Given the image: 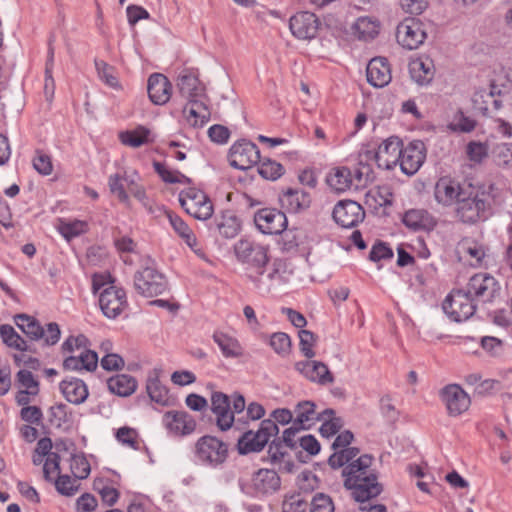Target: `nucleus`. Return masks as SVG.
Masks as SVG:
<instances>
[{
	"mask_svg": "<svg viewBox=\"0 0 512 512\" xmlns=\"http://www.w3.org/2000/svg\"><path fill=\"white\" fill-rule=\"evenodd\" d=\"M360 453L356 447L335 450L329 457L328 464L338 469L349 463L342 471L345 477L344 486L352 490L353 498L360 503L369 501L381 494L383 488L377 481V476L369 471L372 457L368 454L353 460Z\"/></svg>",
	"mask_w": 512,
	"mask_h": 512,
	"instance_id": "obj_1",
	"label": "nucleus"
},
{
	"mask_svg": "<svg viewBox=\"0 0 512 512\" xmlns=\"http://www.w3.org/2000/svg\"><path fill=\"white\" fill-rule=\"evenodd\" d=\"M490 198V193L484 185H474L470 182L457 201L455 216L464 224L485 221L491 210Z\"/></svg>",
	"mask_w": 512,
	"mask_h": 512,
	"instance_id": "obj_2",
	"label": "nucleus"
},
{
	"mask_svg": "<svg viewBox=\"0 0 512 512\" xmlns=\"http://www.w3.org/2000/svg\"><path fill=\"white\" fill-rule=\"evenodd\" d=\"M292 271L288 269L287 263L283 259H275L272 264L265 269L263 274L247 272L246 277L253 283L254 287L261 291H270L274 286H280L289 282Z\"/></svg>",
	"mask_w": 512,
	"mask_h": 512,
	"instance_id": "obj_3",
	"label": "nucleus"
},
{
	"mask_svg": "<svg viewBox=\"0 0 512 512\" xmlns=\"http://www.w3.org/2000/svg\"><path fill=\"white\" fill-rule=\"evenodd\" d=\"M442 307L451 320L461 322L474 315L477 303L464 288H461L452 290L443 301Z\"/></svg>",
	"mask_w": 512,
	"mask_h": 512,
	"instance_id": "obj_4",
	"label": "nucleus"
},
{
	"mask_svg": "<svg viewBox=\"0 0 512 512\" xmlns=\"http://www.w3.org/2000/svg\"><path fill=\"white\" fill-rule=\"evenodd\" d=\"M278 432L279 428L274 421L271 419L262 420L256 432L248 430L238 439L237 447L239 453L248 454L261 451L268 443L269 439L272 436H276Z\"/></svg>",
	"mask_w": 512,
	"mask_h": 512,
	"instance_id": "obj_5",
	"label": "nucleus"
},
{
	"mask_svg": "<svg viewBox=\"0 0 512 512\" xmlns=\"http://www.w3.org/2000/svg\"><path fill=\"white\" fill-rule=\"evenodd\" d=\"M197 460L211 467L223 464L228 457V445L215 436L205 435L195 444Z\"/></svg>",
	"mask_w": 512,
	"mask_h": 512,
	"instance_id": "obj_6",
	"label": "nucleus"
},
{
	"mask_svg": "<svg viewBox=\"0 0 512 512\" xmlns=\"http://www.w3.org/2000/svg\"><path fill=\"white\" fill-rule=\"evenodd\" d=\"M478 303H492L501 292L498 280L488 273H476L464 288Z\"/></svg>",
	"mask_w": 512,
	"mask_h": 512,
	"instance_id": "obj_7",
	"label": "nucleus"
},
{
	"mask_svg": "<svg viewBox=\"0 0 512 512\" xmlns=\"http://www.w3.org/2000/svg\"><path fill=\"white\" fill-rule=\"evenodd\" d=\"M234 251L237 259L248 265L247 272L256 270L258 274H263V267H266L269 261L265 246L248 239H241L235 244Z\"/></svg>",
	"mask_w": 512,
	"mask_h": 512,
	"instance_id": "obj_8",
	"label": "nucleus"
},
{
	"mask_svg": "<svg viewBox=\"0 0 512 512\" xmlns=\"http://www.w3.org/2000/svg\"><path fill=\"white\" fill-rule=\"evenodd\" d=\"M182 208L199 220H207L213 214V205L207 195L196 188H188L179 194Z\"/></svg>",
	"mask_w": 512,
	"mask_h": 512,
	"instance_id": "obj_9",
	"label": "nucleus"
},
{
	"mask_svg": "<svg viewBox=\"0 0 512 512\" xmlns=\"http://www.w3.org/2000/svg\"><path fill=\"white\" fill-rule=\"evenodd\" d=\"M402 146L400 138L391 136L379 145L377 151H367L365 156L367 160H374L379 168L391 170L400 160Z\"/></svg>",
	"mask_w": 512,
	"mask_h": 512,
	"instance_id": "obj_10",
	"label": "nucleus"
},
{
	"mask_svg": "<svg viewBox=\"0 0 512 512\" xmlns=\"http://www.w3.org/2000/svg\"><path fill=\"white\" fill-rule=\"evenodd\" d=\"M134 288L145 297H154L166 290L167 282L156 269L146 267L134 275Z\"/></svg>",
	"mask_w": 512,
	"mask_h": 512,
	"instance_id": "obj_11",
	"label": "nucleus"
},
{
	"mask_svg": "<svg viewBox=\"0 0 512 512\" xmlns=\"http://www.w3.org/2000/svg\"><path fill=\"white\" fill-rule=\"evenodd\" d=\"M229 164L239 170H247L260 161V150L248 140L235 142L228 153Z\"/></svg>",
	"mask_w": 512,
	"mask_h": 512,
	"instance_id": "obj_12",
	"label": "nucleus"
},
{
	"mask_svg": "<svg viewBox=\"0 0 512 512\" xmlns=\"http://www.w3.org/2000/svg\"><path fill=\"white\" fill-rule=\"evenodd\" d=\"M426 37L423 23L415 18L405 19L398 24L396 29L397 42L409 50L418 48Z\"/></svg>",
	"mask_w": 512,
	"mask_h": 512,
	"instance_id": "obj_13",
	"label": "nucleus"
},
{
	"mask_svg": "<svg viewBox=\"0 0 512 512\" xmlns=\"http://www.w3.org/2000/svg\"><path fill=\"white\" fill-rule=\"evenodd\" d=\"M99 305L107 318H117L128 307L125 290L114 285L104 288L99 294Z\"/></svg>",
	"mask_w": 512,
	"mask_h": 512,
	"instance_id": "obj_14",
	"label": "nucleus"
},
{
	"mask_svg": "<svg viewBox=\"0 0 512 512\" xmlns=\"http://www.w3.org/2000/svg\"><path fill=\"white\" fill-rule=\"evenodd\" d=\"M334 221L343 228H353L364 220L363 207L352 200L339 201L332 212Z\"/></svg>",
	"mask_w": 512,
	"mask_h": 512,
	"instance_id": "obj_15",
	"label": "nucleus"
},
{
	"mask_svg": "<svg viewBox=\"0 0 512 512\" xmlns=\"http://www.w3.org/2000/svg\"><path fill=\"white\" fill-rule=\"evenodd\" d=\"M426 148L422 141L414 140L406 147L401 148V157L398 162L401 171L408 175H414L424 163Z\"/></svg>",
	"mask_w": 512,
	"mask_h": 512,
	"instance_id": "obj_16",
	"label": "nucleus"
},
{
	"mask_svg": "<svg viewBox=\"0 0 512 512\" xmlns=\"http://www.w3.org/2000/svg\"><path fill=\"white\" fill-rule=\"evenodd\" d=\"M257 228L263 234L277 235L282 233L287 227L286 215L276 209H261L254 217Z\"/></svg>",
	"mask_w": 512,
	"mask_h": 512,
	"instance_id": "obj_17",
	"label": "nucleus"
},
{
	"mask_svg": "<svg viewBox=\"0 0 512 512\" xmlns=\"http://www.w3.org/2000/svg\"><path fill=\"white\" fill-rule=\"evenodd\" d=\"M441 398L450 416H458L468 410L469 395L457 384H449L441 390Z\"/></svg>",
	"mask_w": 512,
	"mask_h": 512,
	"instance_id": "obj_18",
	"label": "nucleus"
},
{
	"mask_svg": "<svg viewBox=\"0 0 512 512\" xmlns=\"http://www.w3.org/2000/svg\"><path fill=\"white\" fill-rule=\"evenodd\" d=\"M163 425L174 436H186L195 431L196 421L186 411L170 410L163 415Z\"/></svg>",
	"mask_w": 512,
	"mask_h": 512,
	"instance_id": "obj_19",
	"label": "nucleus"
},
{
	"mask_svg": "<svg viewBox=\"0 0 512 512\" xmlns=\"http://www.w3.org/2000/svg\"><path fill=\"white\" fill-rule=\"evenodd\" d=\"M469 183H460L449 177L440 178L435 185L434 192L437 202L444 206L456 205Z\"/></svg>",
	"mask_w": 512,
	"mask_h": 512,
	"instance_id": "obj_20",
	"label": "nucleus"
},
{
	"mask_svg": "<svg viewBox=\"0 0 512 512\" xmlns=\"http://www.w3.org/2000/svg\"><path fill=\"white\" fill-rule=\"evenodd\" d=\"M316 405L312 401H301L297 403L294 408V420L295 425H298L300 429L308 430L310 429L317 421L323 420L325 416H333L335 414L334 410L326 409L322 413H317Z\"/></svg>",
	"mask_w": 512,
	"mask_h": 512,
	"instance_id": "obj_21",
	"label": "nucleus"
},
{
	"mask_svg": "<svg viewBox=\"0 0 512 512\" xmlns=\"http://www.w3.org/2000/svg\"><path fill=\"white\" fill-rule=\"evenodd\" d=\"M319 21L311 12H300L290 18L289 27L292 34L299 39H312L318 31Z\"/></svg>",
	"mask_w": 512,
	"mask_h": 512,
	"instance_id": "obj_22",
	"label": "nucleus"
},
{
	"mask_svg": "<svg viewBox=\"0 0 512 512\" xmlns=\"http://www.w3.org/2000/svg\"><path fill=\"white\" fill-rule=\"evenodd\" d=\"M147 92L153 104L164 105L171 97L172 84L165 75L153 73L148 78Z\"/></svg>",
	"mask_w": 512,
	"mask_h": 512,
	"instance_id": "obj_23",
	"label": "nucleus"
},
{
	"mask_svg": "<svg viewBox=\"0 0 512 512\" xmlns=\"http://www.w3.org/2000/svg\"><path fill=\"white\" fill-rule=\"evenodd\" d=\"M367 81L376 88H382L391 81L390 65L386 58L376 57L370 60L366 69Z\"/></svg>",
	"mask_w": 512,
	"mask_h": 512,
	"instance_id": "obj_24",
	"label": "nucleus"
},
{
	"mask_svg": "<svg viewBox=\"0 0 512 512\" xmlns=\"http://www.w3.org/2000/svg\"><path fill=\"white\" fill-rule=\"evenodd\" d=\"M298 370L310 381L326 385L334 381L327 365L320 361L307 360L297 363Z\"/></svg>",
	"mask_w": 512,
	"mask_h": 512,
	"instance_id": "obj_25",
	"label": "nucleus"
},
{
	"mask_svg": "<svg viewBox=\"0 0 512 512\" xmlns=\"http://www.w3.org/2000/svg\"><path fill=\"white\" fill-rule=\"evenodd\" d=\"M59 388L64 398L74 405L84 403L89 396L88 387L85 382L75 377L62 380Z\"/></svg>",
	"mask_w": 512,
	"mask_h": 512,
	"instance_id": "obj_26",
	"label": "nucleus"
},
{
	"mask_svg": "<svg viewBox=\"0 0 512 512\" xmlns=\"http://www.w3.org/2000/svg\"><path fill=\"white\" fill-rule=\"evenodd\" d=\"M281 480L272 469H259L252 477V486L257 494H272L279 490Z\"/></svg>",
	"mask_w": 512,
	"mask_h": 512,
	"instance_id": "obj_27",
	"label": "nucleus"
},
{
	"mask_svg": "<svg viewBox=\"0 0 512 512\" xmlns=\"http://www.w3.org/2000/svg\"><path fill=\"white\" fill-rule=\"evenodd\" d=\"M98 365V355L92 350H83L79 355H71L64 359L63 369L68 371H94Z\"/></svg>",
	"mask_w": 512,
	"mask_h": 512,
	"instance_id": "obj_28",
	"label": "nucleus"
},
{
	"mask_svg": "<svg viewBox=\"0 0 512 512\" xmlns=\"http://www.w3.org/2000/svg\"><path fill=\"white\" fill-rule=\"evenodd\" d=\"M411 78L419 85L429 84L435 75L434 62L428 56L419 57L409 64Z\"/></svg>",
	"mask_w": 512,
	"mask_h": 512,
	"instance_id": "obj_29",
	"label": "nucleus"
},
{
	"mask_svg": "<svg viewBox=\"0 0 512 512\" xmlns=\"http://www.w3.org/2000/svg\"><path fill=\"white\" fill-rule=\"evenodd\" d=\"M403 223L412 230H432L436 224V219L426 210L411 209L403 216Z\"/></svg>",
	"mask_w": 512,
	"mask_h": 512,
	"instance_id": "obj_30",
	"label": "nucleus"
},
{
	"mask_svg": "<svg viewBox=\"0 0 512 512\" xmlns=\"http://www.w3.org/2000/svg\"><path fill=\"white\" fill-rule=\"evenodd\" d=\"M177 88L179 94L188 102L200 97L204 92V87L198 77L191 73H185L178 77Z\"/></svg>",
	"mask_w": 512,
	"mask_h": 512,
	"instance_id": "obj_31",
	"label": "nucleus"
},
{
	"mask_svg": "<svg viewBox=\"0 0 512 512\" xmlns=\"http://www.w3.org/2000/svg\"><path fill=\"white\" fill-rule=\"evenodd\" d=\"M107 387L112 394L128 397L135 392L137 381L131 375L117 374L107 380Z\"/></svg>",
	"mask_w": 512,
	"mask_h": 512,
	"instance_id": "obj_32",
	"label": "nucleus"
},
{
	"mask_svg": "<svg viewBox=\"0 0 512 512\" xmlns=\"http://www.w3.org/2000/svg\"><path fill=\"white\" fill-rule=\"evenodd\" d=\"M282 201L287 204L288 209L291 212L298 213L308 209L312 200L310 193L304 191L303 189L288 188L283 193Z\"/></svg>",
	"mask_w": 512,
	"mask_h": 512,
	"instance_id": "obj_33",
	"label": "nucleus"
},
{
	"mask_svg": "<svg viewBox=\"0 0 512 512\" xmlns=\"http://www.w3.org/2000/svg\"><path fill=\"white\" fill-rule=\"evenodd\" d=\"M14 321L16 326L31 340H40L45 335L44 328L32 316L17 314Z\"/></svg>",
	"mask_w": 512,
	"mask_h": 512,
	"instance_id": "obj_34",
	"label": "nucleus"
},
{
	"mask_svg": "<svg viewBox=\"0 0 512 512\" xmlns=\"http://www.w3.org/2000/svg\"><path fill=\"white\" fill-rule=\"evenodd\" d=\"M326 182L337 193L345 192L352 185L351 171L347 167L333 168L327 175Z\"/></svg>",
	"mask_w": 512,
	"mask_h": 512,
	"instance_id": "obj_35",
	"label": "nucleus"
},
{
	"mask_svg": "<svg viewBox=\"0 0 512 512\" xmlns=\"http://www.w3.org/2000/svg\"><path fill=\"white\" fill-rule=\"evenodd\" d=\"M499 94L500 90H497V87L493 83L490 85L489 91L486 89L477 90L472 97L474 109L479 111L483 116H491V109L489 107L490 100H492L495 95Z\"/></svg>",
	"mask_w": 512,
	"mask_h": 512,
	"instance_id": "obj_36",
	"label": "nucleus"
},
{
	"mask_svg": "<svg viewBox=\"0 0 512 512\" xmlns=\"http://www.w3.org/2000/svg\"><path fill=\"white\" fill-rule=\"evenodd\" d=\"M216 227L225 238H234L240 231V221L231 211H225L216 218Z\"/></svg>",
	"mask_w": 512,
	"mask_h": 512,
	"instance_id": "obj_37",
	"label": "nucleus"
},
{
	"mask_svg": "<svg viewBox=\"0 0 512 512\" xmlns=\"http://www.w3.org/2000/svg\"><path fill=\"white\" fill-rule=\"evenodd\" d=\"M169 222L175 232L185 241V243L192 249L197 245L196 237L189 226L177 215L166 212Z\"/></svg>",
	"mask_w": 512,
	"mask_h": 512,
	"instance_id": "obj_38",
	"label": "nucleus"
},
{
	"mask_svg": "<svg viewBox=\"0 0 512 512\" xmlns=\"http://www.w3.org/2000/svg\"><path fill=\"white\" fill-rule=\"evenodd\" d=\"M213 339L225 357H238L242 354L241 347L235 338L222 332H215Z\"/></svg>",
	"mask_w": 512,
	"mask_h": 512,
	"instance_id": "obj_39",
	"label": "nucleus"
},
{
	"mask_svg": "<svg viewBox=\"0 0 512 512\" xmlns=\"http://www.w3.org/2000/svg\"><path fill=\"white\" fill-rule=\"evenodd\" d=\"M353 30L359 39H373L379 33V25L370 17H359L353 25Z\"/></svg>",
	"mask_w": 512,
	"mask_h": 512,
	"instance_id": "obj_40",
	"label": "nucleus"
},
{
	"mask_svg": "<svg viewBox=\"0 0 512 512\" xmlns=\"http://www.w3.org/2000/svg\"><path fill=\"white\" fill-rule=\"evenodd\" d=\"M149 134V129L144 126H138L135 130L121 132L119 137L122 144L137 148L149 141Z\"/></svg>",
	"mask_w": 512,
	"mask_h": 512,
	"instance_id": "obj_41",
	"label": "nucleus"
},
{
	"mask_svg": "<svg viewBox=\"0 0 512 512\" xmlns=\"http://www.w3.org/2000/svg\"><path fill=\"white\" fill-rule=\"evenodd\" d=\"M54 66V47L51 41L49 42L48 55L45 66V83H44V95L47 101H52L55 91V81L52 76Z\"/></svg>",
	"mask_w": 512,
	"mask_h": 512,
	"instance_id": "obj_42",
	"label": "nucleus"
},
{
	"mask_svg": "<svg viewBox=\"0 0 512 512\" xmlns=\"http://www.w3.org/2000/svg\"><path fill=\"white\" fill-rule=\"evenodd\" d=\"M146 390L150 399L160 405H167L169 397L167 388L161 384L157 377H149Z\"/></svg>",
	"mask_w": 512,
	"mask_h": 512,
	"instance_id": "obj_43",
	"label": "nucleus"
},
{
	"mask_svg": "<svg viewBox=\"0 0 512 512\" xmlns=\"http://www.w3.org/2000/svg\"><path fill=\"white\" fill-rule=\"evenodd\" d=\"M0 335L3 342L14 349H26V341L9 324L0 326Z\"/></svg>",
	"mask_w": 512,
	"mask_h": 512,
	"instance_id": "obj_44",
	"label": "nucleus"
},
{
	"mask_svg": "<svg viewBox=\"0 0 512 512\" xmlns=\"http://www.w3.org/2000/svg\"><path fill=\"white\" fill-rule=\"evenodd\" d=\"M183 114L185 115L189 124L193 127H203L211 117V112L196 110V107L193 105H187L183 108Z\"/></svg>",
	"mask_w": 512,
	"mask_h": 512,
	"instance_id": "obj_45",
	"label": "nucleus"
},
{
	"mask_svg": "<svg viewBox=\"0 0 512 512\" xmlns=\"http://www.w3.org/2000/svg\"><path fill=\"white\" fill-rule=\"evenodd\" d=\"M70 470L76 479H86L91 471L90 464L84 454H72Z\"/></svg>",
	"mask_w": 512,
	"mask_h": 512,
	"instance_id": "obj_46",
	"label": "nucleus"
},
{
	"mask_svg": "<svg viewBox=\"0 0 512 512\" xmlns=\"http://www.w3.org/2000/svg\"><path fill=\"white\" fill-rule=\"evenodd\" d=\"M258 173L264 179L274 181L284 174V167L274 160L266 159L260 162L258 166Z\"/></svg>",
	"mask_w": 512,
	"mask_h": 512,
	"instance_id": "obj_47",
	"label": "nucleus"
},
{
	"mask_svg": "<svg viewBox=\"0 0 512 512\" xmlns=\"http://www.w3.org/2000/svg\"><path fill=\"white\" fill-rule=\"evenodd\" d=\"M88 229V224L84 221L75 220L72 222H63L61 221L59 225L60 234L66 239L71 240L83 233H85Z\"/></svg>",
	"mask_w": 512,
	"mask_h": 512,
	"instance_id": "obj_48",
	"label": "nucleus"
},
{
	"mask_svg": "<svg viewBox=\"0 0 512 512\" xmlns=\"http://www.w3.org/2000/svg\"><path fill=\"white\" fill-rule=\"evenodd\" d=\"M308 502L301 492L286 495L282 503V512H306Z\"/></svg>",
	"mask_w": 512,
	"mask_h": 512,
	"instance_id": "obj_49",
	"label": "nucleus"
},
{
	"mask_svg": "<svg viewBox=\"0 0 512 512\" xmlns=\"http://www.w3.org/2000/svg\"><path fill=\"white\" fill-rule=\"evenodd\" d=\"M459 248L465 255L475 260V264L479 265L485 256L484 247L471 239H464L460 242Z\"/></svg>",
	"mask_w": 512,
	"mask_h": 512,
	"instance_id": "obj_50",
	"label": "nucleus"
},
{
	"mask_svg": "<svg viewBox=\"0 0 512 512\" xmlns=\"http://www.w3.org/2000/svg\"><path fill=\"white\" fill-rule=\"evenodd\" d=\"M453 131L469 133L476 127V121L466 116L463 111L459 110L454 115L452 123L449 125Z\"/></svg>",
	"mask_w": 512,
	"mask_h": 512,
	"instance_id": "obj_51",
	"label": "nucleus"
},
{
	"mask_svg": "<svg viewBox=\"0 0 512 512\" xmlns=\"http://www.w3.org/2000/svg\"><path fill=\"white\" fill-rule=\"evenodd\" d=\"M95 67L98 73L99 78L104 81L110 87H117L118 80L115 76L114 67L110 66L103 60H95Z\"/></svg>",
	"mask_w": 512,
	"mask_h": 512,
	"instance_id": "obj_52",
	"label": "nucleus"
},
{
	"mask_svg": "<svg viewBox=\"0 0 512 512\" xmlns=\"http://www.w3.org/2000/svg\"><path fill=\"white\" fill-rule=\"evenodd\" d=\"M335 507L332 498L324 493H316L310 503L311 512H334Z\"/></svg>",
	"mask_w": 512,
	"mask_h": 512,
	"instance_id": "obj_53",
	"label": "nucleus"
},
{
	"mask_svg": "<svg viewBox=\"0 0 512 512\" xmlns=\"http://www.w3.org/2000/svg\"><path fill=\"white\" fill-rule=\"evenodd\" d=\"M270 346L277 354L285 356L291 349L290 337L283 332L274 333L270 338Z\"/></svg>",
	"mask_w": 512,
	"mask_h": 512,
	"instance_id": "obj_54",
	"label": "nucleus"
},
{
	"mask_svg": "<svg viewBox=\"0 0 512 512\" xmlns=\"http://www.w3.org/2000/svg\"><path fill=\"white\" fill-rule=\"evenodd\" d=\"M55 487L60 494L73 496L77 492L79 484H77L76 478L72 479L69 475H58Z\"/></svg>",
	"mask_w": 512,
	"mask_h": 512,
	"instance_id": "obj_55",
	"label": "nucleus"
},
{
	"mask_svg": "<svg viewBox=\"0 0 512 512\" xmlns=\"http://www.w3.org/2000/svg\"><path fill=\"white\" fill-rule=\"evenodd\" d=\"M17 382L31 392L32 396H36L39 393V382L34 378L31 371L22 369L16 374Z\"/></svg>",
	"mask_w": 512,
	"mask_h": 512,
	"instance_id": "obj_56",
	"label": "nucleus"
},
{
	"mask_svg": "<svg viewBox=\"0 0 512 512\" xmlns=\"http://www.w3.org/2000/svg\"><path fill=\"white\" fill-rule=\"evenodd\" d=\"M466 152L468 158L475 163H481L488 156L487 146L476 141L468 143Z\"/></svg>",
	"mask_w": 512,
	"mask_h": 512,
	"instance_id": "obj_57",
	"label": "nucleus"
},
{
	"mask_svg": "<svg viewBox=\"0 0 512 512\" xmlns=\"http://www.w3.org/2000/svg\"><path fill=\"white\" fill-rule=\"evenodd\" d=\"M33 167L41 175H50L53 171V164L51 157L41 151L36 152V156L33 159Z\"/></svg>",
	"mask_w": 512,
	"mask_h": 512,
	"instance_id": "obj_58",
	"label": "nucleus"
},
{
	"mask_svg": "<svg viewBox=\"0 0 512 512\" xmlns=\"http://www.w3.org/2000/svg\"><path fill=\"white\" fill-rule=\"evenodd\" d=\"M299 339H300V350L308 359L314 357L315 352L312 347L315 342V335L309 330H300L299 331Z\"/></svg>",
	"mask_w": 512,
	"mask_h": 512,
	"instance_id": "obj_59",
	"label": "nucleus"
},
{
	"mask_svg": "<svg viewBox=\"0 0 512 512\" xmlns=\"http://www.w3.org/2000/svg\"><path fill=\"white\" fill-rule=\"evenodd\" d=\"M123 180L128 185V191L138 200L142 203V205L147 208L150 212H152V208L149 203V199L146 195V192L144 188L137 183L134 182L133 179H128L127 177H124Z\"/></svg>",
	"mask_w": 512,
	"mask_h": 512,
	"instance_id": "obj_60",
	"label": "nucleus"
},
{
	"mask_svg": "<svg viewBox=\"0 0 512 512\" xmlns=\"http://www.w3.org/2000/svg\"><path fill=\"white\" fill-rule=\"evenodd\" d=\"M392 257V249L384 242L375 243L369 253V259L373 262H378L382 259H391Z\"/></svg>",
	"mask_w": 512,
	"mask_h": 512,
	"instance_id": "obj_61",
	"label": "nucleus"
},
{
	"mask_svg": "<svg viewBox=\"0 0 512 512\" xmlns=\"http://www.w3.org/2000/svg\"><path fill=\"white\" fill-rule=\"evenodd\" d=\"M299 490L302 493H311L319 486L318 477L312 472H303L299 480Z\"/></svg>",
	"mask_w": 512,
	"mask_h": 512,
	"instance_id": "obj_62",
	"label": "nucleus"
},
{
	"mask_svg": "<svg viewBox=\"0 0 512 512\" xmlns=\"http://www.w3.org/2000/svg\"><path fill=\"white\" fill-rule=\"evenodd\" d=\"M20 417L27 423L39 425L42 421L43 413L38 406H26L21 409Z\"/></svg>",
	"mask_w": 512,
	"mask_h": 512,
	"instance_id": "obj_63",
	"label": "nucleus"
},
{
	"mask_svg": "<svg viewBox=\"0 0 512 512\" xmlns=\"http://www.w3.org/2000/svg\"><path fill=\"white\" fill-rule=\"evenodd\" d=\"M97 505L96 497L90 493L82 494L76 501L77 512H93Z\"/></svg>",
	"mask_w": 512,
	"mask_h": 512,
	"instance_id": "obj_64",
	"label": "nucleus"
}]
</instances>
